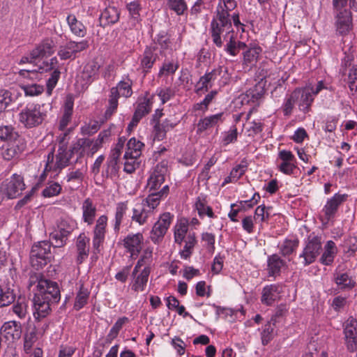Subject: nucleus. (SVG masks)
<instances>
[{"label":"nucleus","mask_w":357,"mask_h":357,"mask_svg":"<svg viewBox=\"0 0 357 357\" xmlns=\"http://www.w3.org/2000/svg\"><path fill=\"white\" fill-rule=\"evenodd\" d=\"M56 230L61 234L59 235L67 241L68 236L71 233L73 229L66 221L61 220L58 224Z\"/></svg>","instance_id":"nucleus-55"},{"label":"nucleus","mask_w":357,"mask_h":357,"mask_svg":"<svg viewBox=\"0 0 357 357\" xmlns=\"http://www.w3.org/2000/svg\"><path fill=\"white\" fill-rule=\"evenodd\" d=\"M117 160L118 158L114 156V158L108 162L107 169L105 171L106 176L108 177L110 174H115L117 171Z\"/></svg>","instance_id":"nucleus-62"},{"label":"nucleus","mask_w":357,"mask_h":357,"mask_svg":"<svg viewBox=\"0 0 357 357\" xmlns=\"http://www.w3.org/2000/svg\"><path fill=\"white\" fill-rule=\"evenodd\" d=\"M335 280L340 289H351L354 285V281L347 273L337 274Z\"/></svg>","instance_id":"nucleus-38"},{"label":"nucleus","mask_w":357,"mask_h":357,"mask_svg":"<svg viewBox=\"0 0 357 357\" xmlns=\"http://www.w3.org/2000/svg\"><path fill=\"white\" fill-rule=\"evenodd\" d=\"M61 187L58 183H52L43 190V195L45 197H51L60 193Z\"/></svg>","instance_id":"nucleus-47"},{"label":"nucleus","mask_w":357,"mask_h":357,"mask_svg":"<svg viewBox=\"0 0 357 357\" xmlns=\"http://www.w3.org/2000/svg\"><path fill=\"white\" fill-rule=\"evenodd\" d=\"M1 334L8 341L15 342L19 340L22 335V326L16 321L5 322L0 329Z\"/></svg>","instance_id":"nucleus-9"},{"label":"nucleus","mask_w":357,"mask_h":357,"mask_svg":"<svg viewBox=\"0 0 357 357\" xmlns=\"http://www.w3.org/2000/svg\"><path fill=\"white\" fill-rule=\"evenodd\" d=\"M142 235L139 233L128 236L124 239V246L128 250L132 255H138L142 249L141 243Z\"/></svg>","instance_id":"nucleus-19"},{"label":"nucleus","mask_w":357,"mask_h":357,"mask_svg":"<svg viewBox=\"0 0 357 357\" xmlns=\"http://www.w3.org/2000/svg\"><path fill=\"white\" fill-rule=\"evenodd\" d=\"M89 291L87 289H84L83 285L81 286L79 292L77 294L74 307L75 310H79L87 303L89 298Z\"/></svg>","instance_id":"nucleus-34"},{"label":"nucleus","mask_w":357,"mask_h":357,"mask_svg":"<svg viewBox=\"0 0 357 357\" xmlns=\"http://www.w3.org/2000/svg\"><path fill=\"white\" fill-rule=\"evenodd\" d=\"M82 211L84 221L89 225H91L96 216V208L89 198L85 199L83 202Z\"/></svg>","instance_id":"nucleus-25"},{"label":"nucleus","mask_w":357,"mask_h":357,"mask_svg":"<svg viewBox=\"0 0 357 357\" xmlns=\"http://www.w3.org/2000/svg\"><path fill=\"white\" fill-rule=\"evenodd\" d=\"M226 31L225 28L222 27L217 20H213L211 23V33L213 43L218 46L222 45L220 34Z\"/></svg>","instance_id":"nucleus-28"},{"label":"nucleus","mask_w":357,"mask_h":357,"mask_svg":"<svg viewBox=\"0 0 357 357\" xmlns=\"http://www.w3.org/2000/svg\"><path fill=\"white\" fill-rule=\"evenodd\" d=\"M127 209V206L124 203H119L116 208V222L114 225V229L116 230H119V226L121 223L122 218L123 217V215L126 213V211Z\"/></svg>","instance_id":"nucleus-51"},{"label":"nucleus","mask_w":357,"mask_h":357,"mask_svg":"<svg viewBox=\"0 0 357 357\" xmlns=\"http://www.w3.org/2000/svg\"><path fill=\"white\" fill-rule=\"evenodd\" d=\"M121 93L118 91V88L112 87L110 91V96L109 99V107L105 112V116L110 117L113 112L118 107V98Z\"/></svg>","instance_id":"nucleus-29"},{"label":"nucleus","mask_w":357,"mask_h":357,"mask_svg":"<svg viewBox=\"0 0 357 357\" xmlns=\"http://www.w3.org/2000/svg\"><path fill=\"white\" fill-rule=\"evenodd\" d=\"M25 189L24 178L20 175L13 174L9 181L0 185V204L5 199H14L21 195Z\"/></svg>","instance_id":"nucleus-4"},{"label":"nucleus","mask_w":357,"mask_h":357,"mask_svg":"<svg viewBox=\"0 0 357 357\" xmlns=\"http://www.w3.org/2000/svg\"><path fill=\"white\" fill-rule=\"evenodd\" d=\"M11 102V93L8 91L0 90V113L4 111Z\"/></svg>","instance_id":"nucleus-45"},{"label":"nucleus","mask_w":357,"mask_h":357,"mask_svg":"<svg viewBox=\"0 0 357 357\" xmlns=\"http://www.w3.org/2000/svg\"><path fill=\"white\" fill-rule=\"evenodd\" d=\"M221 68L213 70L212 71L206 73L204 75L199 78V80L196 84V93H199L200 91H208L209 88L211 87V82L216 79L218 75H220Z\"/></svg>","instance_id":"nucleus-17"},{"label":"nucleus","mask_w":357,"mask_h":357,"mask_svg":"<svg viewBox=\"0 0 357 357\" xmlns=\"http://www.w3.org/2000/svg\"><path fill=\"white\" fill-rule=\"evenodd\" d=\"M89 46L87 40H82L80 42L69 41L65 45L60 47L58 52V55L61 59L66 60L70 59L73 56L75 58V54L77 52L84 50Z\"/></svg>","instance_id":"nucleus-7"},{"label":"nucleus","mask_w":357,"mask_h":357,"mask_svg":"<svg viewBox=\"0 0 357 357\" xmlns=\"http://www.w3.org/2000/svg\"><path fill=\"white\" fill-rule=\"evenodd\" d=\"M172 220L169 213H163L155 223L151 231V238L154 243H159L165 236Z\"/></svg>","instance_id":"nucleus-8"},{"label":"nucleus","mask_w":357,"mask_h":357,"mask_svg":"<svg viewBox=\"0 0 357 357\" xmlns=\"http://www.w3.org/2000/svg\"><path fill=\"white\" fill-rule=\"evenodd\" d=\"M25 146L23 143L20 144V141L8 143L1 148V155L6 160H10L17 157L24 149Z\"/></svg>","instance_id":"nucleus-15"},{"label":"nucleus","mask_w":357,"mask_h":357,"mask_svg":"<svg viewBox=\"0 0 357 357\" xmlns=\"http://www.w3.org/2000/svg\"><path fill=\"white\" fill-rule=\"evenodd\" d=\"M221 10L218 9L216 17L213 20H217L222 27L225 28L227 36H229L230 33H233V29L231 20L229 19V13L225 10L220 5H219Z\"/></svg>","instance_id":"nucleus-23"},{"label":"nucleus","mask_w":357,"mask_h":357,"mask_svg":"<svg viewBox=\"0 0 357 357\" xmlns=\"http://www.w3.org/2000/svg\"><path fill=\"white\" fill-rule=\"evenodd\" d=\"M273 287H266L263 289L262 293V297H261V301L263 303H266L267 305H271L272 303L274 301V298H273V294L272 291L273 290Z\"/></svg>","instance_id":"nucleus-58"},{"label":"nucleus","mask_w":357,"mask_h":357,"mask_svg":"<svg viewBox=\"0 0 357 357\" xmlns=\"http://www.w3.org/2000/svg\"><path fill=\"white\" fill-rule=\"evenodd\" d=\"M347 349L354 351L357 348V320L350 317L346 322L344 330Z\"/></svg>","instance_id":"nucleus-10"},{"label":"nucleus","mask_w":357,"mask_h":357,"mask_svg":"<svg viewBox=\"0 0 357 357\" xmlns=\"http://www.w3.org/2000/svg\"><path fill=\"white\" fill-rule=\"evenodd\" d=\"M89 239L84 234H80L77 240L76 247L77 250V263L80 264L88 257L89 248L86 244L89 243Z\"/></svg>","instance_id":"nucleus-21"},{"label":"nucleus","mask_w":357,"mask_h":357,"mask_svg":"<svg viewBox=\"0 0 357 357\" xmlns=\"http://www.w3.org/2000/svg\"><path fill=\"white\" fill-rule=\"evenodd\" d=\"M100 68V66L97 62L92 61L88 63L83 69L82 75L84 79H89L95 76L98 70Z\"/></svg>","instance_id":"nucleus-36"},{"label":"nucleus","mask_w":357,"mask_h":357,"mask_svg":"<svg viewBox=\"0 0 357 357\" xmlns=\"http://www.w3.org/2000/svg\"><path fill=\"white\" fill-rule=\"evenodd\" d=\"M167 162L165 160L158 163L148 181L149 192L156 191L165 181L167 173Z\"/></svg>","instance_id":"nucleus-6"},{"label":"nucleus","mask_w":357,"mask_h":357,"mask_svg":"<svg viewBox=\"0 0 357 357\" xmlns=\"http://www.w3.org/2000/svg\"><path fill=\"white\" fill-rule=\"evenodd\" d=\"M298 93L297 92H292L290 96L287 99L284 106V115H289L294 108V105L297 102Z\"/></svg>","instance_id":"nucleus-46"},{"label":"nucleus","mask_w":357,"mask_h":357,"mask_svg":"<svg viewBox=\"0 0 357 357\" xmlns=\"http://www.w3.org/2000/svg\"><path fill=\"white\" fill-rule=\"evenodd\" d=\"M128 321V319L126 317L119 318L116 321V323L114 324L113 327L111 328L109 334L107 335V341L108 342H112V341L117 337V335H118L120 330L122 328L123 324Z\"/></svg>","instance_id":"nucleus-33"},{"label":"nucleus","mask_w":357,"mask_h":357,"mask_svg":"<svg viewBox=\"0 0 357 357\" xmlns=\"http://www.w3.org/2000/svg\"><path fill=\"white\" fill-rule=\"evenodd\" d=\"M247 167V162L245 160H243L241 164L233 168L230 173L232 179L237 181L245 173Z\"/></svg>","instance_id":"nucleus-50"},{"label":"nucleus","mask_w":357,"mask_h":357,"mask_svg":"<svg viewBox=\"0 0 357 357\" xmlns=\"http://www.w3.org/2000/svg\"><path fill=\"white\" fill-rule=\"evenodd\" d=\"M226 50L232 56H235L238 54L236 43L233 33L229 36V41L226 45Z\"/></svg>","instance_id":"nucleus-60"},{"label":"nucleus","mask_w":357,"mask_h":357,"mask_svg":"<svg viewBox=\"0 0 357 357\" xmlns=\"http://www.w3.org/2000/svg\"><path fill=\"white\" fill-rule=\"evenodd\" d=\"M39 47L45 56H50L54 52L53 50L54 43L51 40H45L40 45H39Z\"/></svg>","instance_id":"nucleus-56"},{"label":"nucleus","mask_w":357,"mask_h":357,"mask_svg":"<svg viewBox=\"0 0 357 357\" xmlns=\"http://www.w3.org/2000/svg\"><path fill=\"white\" fill-rule=\"evenodd\" d=\"M61 72L59 69L56 68L51 73L50 77L47 81V93L48 95H51L53 89L56 85L58 80L60 77Z\"/></svg>","instance_id":"nucleus-42"},{"label":"nucleus","mask_w":357,"mask_h":357,"mask_svg":"<svg viewBox=\"0 0 357 357\" xmlns=\"http://www.w3.org/2000/svg\"><path fill=\"white\" fill-rule=\"evenodd\" d=\"M46 117V112L39 104L27 105L19 114V121L26 128H31L42 124Z\"/></svg>","instance_id":"nucleus-2"},{"label":"nucleus","mask_w":357,"mask_h":357,"mask_svg":"<svg viewBox=\"0 0 357 357\" xmlns=\"http://www.w3.org/2000/svg\"><path fill=\"white\" fill-rule=\"evenodd\" d=\"M294 92L298 93L297 102L300 110L306 113L309 111L310 105L314 100L312 96V90L310 89V87H305L304 89H296Z\"/></svg>","instance_id":"nucleus-14"},{"label":"nucleus","mask_w":357,"mask_h":357,"mask_svg":"<svg viewBox=\"0 0 357 357\" xmlns=\"http://www.w3.org/2000/svg\"><path fill=\"white\" fill-rule=\"evenodd\" d=\"M61 234L56 229L50 234V239L52 242L51 246L53 245L54 248H61L64 246L66 243V238L61 237Z\"/></svg>","instance_id":"nucleus-48"},{"label":"nucleus","mask_w":357,"mask_h":357,"mask_svg":"<svg viewBox=\"0 0 357 357\" xmlns=\"http://www.w3.org/2000/svg\"><path fill=\"white\" fill-rule=\"evenodd\" d=\"M146 199V202L149 207L151 209H154L160 202V199L163 196L167 195L169 192V186L165 185L160 191H151Z\"/></svg>","instance_id":"nucleus-24"},{"label":"nucleus","mask_w":357,"mask_h":357,"mask_svg":"<svg viewBox=\"0 0 357 357\" xmlns=\"http://www.w3.org/2000/svg\"><path fill=\"white\" fill-rule=\"evenodd\" d=\"M154 139L161 141L166 137L167 126L165 123H160V122L155 123L153 127Z\"/></svg>","instance_id":"nucleus-44"},{"label":"nucleus","mask_w":357,"mask_h":357,"mask_svg":"<svg viewBox=\"0 0 357 357\" xmlns=\"http://www.w3.org/2000/svg\"><path fill=\"white\" fill-rule=\"evenodd\" d=\"M274 328L272 326L271 321L268 322L265 326L264 329L261 333V342L264 345H266L268 342L272 340L273 335Z\"/></svg>","instance_id":"nucleus-43"},{"label":"nucleus","mask_w":357,"mask_h":357,"mask_svg":"<svg viewBox=\"0 0 357 357\" xmlns=\"http://www.w3.org/2000/svg\"><path fill=\"white\" fill-rule=\"evenodd\" d=\"M155 61V56L151 49H146L141 61V66L144 69H150Z\"/></svg>","instance_id":"nucleus-39"},{"label":"nucleus","mask_w":357,"mask_h":357,"mask_svg":"<svg viewBox=\"0 0 357 357\" xmlns=\"http://www.w3.org/2000/svg\"><path fill=\"white\" fill-rule=\"evenodd\" d=\"M222 114H218L201 119L197 124L198 131L203 132L208 128L215 126L220 119Z\"/></svg>","instance_id":"nucleus-30"},{"label":"nucleus","mask_w":357,"mask_h":357,"mask_svg":"<svg viewBox=\"0 0 357 357\" xmlns=\"http://www.w3.org/2000/svg\"><path fill=\"white\" fill-rule=\"evenodd\" d=\"M131 85V82L121 81L116 88H118V91L121 96L128 98L132 93Z\"/></svg>","instance_id":"nucleus-52"},{"label":"nucleus","mask_w":357,"mask_h":357,"mask_svg":"<svg viewBox=\"0 0 357 357\" xmlns=\"http://www.w3.org/2000/svg\"><path fill=\"white\" fill-rule=\"evenodd\" d=\"M120 13L114 7L106 8L100 16V23L102 26L109 24H114L119 19Z\"/></svg>","instance_id":"nucleus-20"},{"label":"nucleus","mask_w":357,"mask_h":357,"mask_svg":"<svg viewBox=\"0 0 357 357\" xmlns=\"http://www.w3.org/2000/svg\"><path fill=\"white\" fill-rule=\"evenodd\" d=\"M322 250L321 238L318 236H310L307 244L301 254L300 257L304 259V264L309 265L314 262Z\"/></svg>","instance_id":"nucleus-5"},{"label":"nucleus","mask_w":357,"mask_h":357,"mask_svg":"<svg viewBox=\"0 0 357 357\" xmlns=\"http://www.w3.org/2000/svg\"><path fill=\"white\" fill-rule=\"evenodd\" d=\"M298 245V240H287L285 241L282 246L281 251L283 255H289L291 254L294 250Z\"/></svg>","instance_id":"nucleus-49"},{"label":"nucleus","mask_w":357,"mask_h":357,"mask_svg":"<svg viewBox=\"0 0 357 357\" xmlns=\"http://www.w3.org/2000/svg\"><path fill=\"white\" fill-rule=\"evenodd\" d=\"M296 166L293 163H291V162H282L279 167L280 170L287 175L293 174V172Z\"/></svg>","instance_id":"nucleus-63"},{"label":"nucleus","mask_w":357,"mask_h":357,"mask_svg":"<svg viewBox=\"0 0 357 357\" xmlns=\"http://www.w3.org/2000/svg\"><path fill=\"white\" fill-rule=\"evenodd\" d=\"M348 84L351 91H357V66L350 70L348 76Z\"/></svg>","instance_id":"nucleus-53"},{"label":"nucleus","mask_w":357,"mask_h":357,"mask_svg":"<svg viewBox=\"0 0 357 357\" xmlns=\"http://www.w3.org/2000/svg\"><path fill=\"white\" fill-rule=\"evenodd\" d=\"M147 218V213L145 212L144 209H142L140 211L135 208L133 210V215L132 219L139 222L140 225L144 224Z\"/></svg>","instance_id":"nucleus-59"},{"label":"nucleus","mask_w":357,"mask_h":357,"mask_svg":"<svg viewBox=\"0 0 357 357\" xmlns=\"http://www.w3.org/2000/svg\"><path fill=\"white\" fill-rule=\"evenodd\" d=\"M50 248L51 243L47 241H40L32 246L30 261L33 267L36 269L43 268L50 261Z\"/></svg>","instance_id":"nucleus-3"},{"label":"nucleus","mask_w":357,"mask_h":357,"mask_svg":"<svg viewBox=\"0 0 357 357\" xmlns=\"http://www.w3.org/2000/svg\"><path fill=\"white\" fill-rule=\"evenodd\" d=\"M20 298L17 300V303L13 305V312L20 318H24L26 313V305L23 302H20Z\"/></svg>","instance_id":"nucleus-57"},{"label":"nucleus","mask_w":357,"mask_h":357,"mask_svg":"<svg viewBox=\"0 0 357 357\" xmlns=\"http://www.w3.org/2000/svg\"><path fill=\"white\" fill-rule=\"evenodd\" d=\"M168 8L178 15H183L187 10V4L184 0H167Z\"/></svg>","instance_id":"nucleus-35"},{"label":"nucleus","mask_w":357,"mask_h":357,"mask_svg":"<svg viewBox=\"0 0 357 357\" xmlns=\"http://www.w3.org/2000/svg\"><path fill=\"white\" fill-rule=\"evenodd\" d=\"M107 221V216L101 215L96 222V225L94 229V236L93 239V245L96 250H98L100 244L104 241Z\"/></svg>","instance_id":"nucleus-16"},{"label":"nucleus","mask_w":357,"mask_h":357,"mask_svg":"<svg viewBox=\"0 0 357 357\" xmlns=\"http://www.w3.org/2000/svg\"><path fill=\"white\" fill-rule=\"evenodd\" d=\"M149 273V268L146 267L143 269L142 273L136 278L135 283L132 285V289L134 291L144 290V287L147 283Z\"/></svg>","instance_id":"nucleus-31"},{"label":"nucleus","mask_w":357,"mask_h":357,"mask_svg":"<svg viewBox=\"0 0 357 357\" xmlns=\"http://www.w3.org/2000/svg\"><path fill=\"white\" fill-rule=\"evenodd\" d=\"M195 243L196 238L195 235L189 234L187 237L184 249L181 252V255L183 258L188 259L190 257L191 254V250L193 248Z\"/></svg>","instance_id":"nucleus-41"},{"label":"nucleus","mask_w":357,"mask_h":357,"mask_svg":"<svg viewBox=\"0 0 357 357\" xmlns=\"http://www.w3.org/2000/svg\"><path fill=\"white\" fill-rule=\"evenodd\" d=\"M144 146L142 142L137 141L135 137L131 138L127 144L128 151L126 152L124 158L126 160L137 159L141 155V150Z\"/></svg>","instance_id":"nucleus-22"},{"label":"nucleus","mask_w":357,"mask_h":357,"mask_svg":"<svg viewBox=\"0 0 357 357\" xmlns=\"http://www.w3.org/2000/svg\"><path fill=\"white\" fill-rule=\"evenodd\" d=\"M337 10L336 15V26L337 31L340 34H346L352 26L351 13L345 8L335 9Z\"/></svg>","instance_id":"nucleus-11"},{"label":"nucleus","mask_w":357,"mask_h":357,"mask_svg":"<svg viewBox=\"0 0 357 357\" xmlns=\"http://www.w3.org/2000/svg\"><path fill=\"white\" fill-rule=\"evenodd\" d=\"M188 231V225L185 224H180L178 227L174 231L175 242L181 244L183 240Z\"/></svg>","instance_id":"nucleus-54"},{"label":"nucleus","mask_w":357,"mask_h":357,"mask_svg":"<svg viewBox=\"0 0 357 357\" xmlns=\"http://www.w3.org/2000/svg\"><path fill=\"white\" fill-rule=\"evenodd\" d=\"M68 24L72 32L79 37H84L86 34V29L81 22H78L75 15H70L67 17Z\"/></svg>","instance_id":"nucleus-27"},{"label":"nucleus","mask_w":357,"mask_h":357,"mask_svg":"<svg viewBox=\"0 0 357 357\" xmlns=\"http://www.w3.org/2000/svg\"><path fill=\"white\" fill-rule=\"evenodd\" d=\"M347 197V195L335 194L327 202L323 209L327 220H329L334 217L339 206L346 200Z\"/></svg>","instance_id":"nucleus-13"},{"label":"nucleus","mask_w":357,"mask_h":357,"mask_svg":"<svg viewBox=\"0 0 357 357\" xmlns=\"http://www.w3.org/2000/svg\"><path fill=\"white\" fill-rule=\"evenodd\" d=\"M19 135L17 132H14L13 128L11 126H1L0 127V139L2 140L16 141Z\"/></svg>","instance_id":"nucleus-37"},{"label":"nucleus","mask_w":357,"mask_h":357,"mask_svg":"<svg viewBox=\"0 0 357 357\" xmlns=\"http://www.w3.org/2000/svg\"><path fill=\"white\" fill-rule=\"evenodd\" d=\"M36 188H33L31 191L29 192L27 195H26L22 199L19 200L17 204L15 206V208L18 210L26 205L30 200L33 193L35 192Z\"/></svg>","instance_id":"nucleus-61"},{"label":"nucleus","mask_w":357,"mask_h":357,"mask_svg":"<svg viewBox=\"0 0 357 357\" xmlns=\"http://www.w3.org/2000/svg\"><path fill=\"white\" fill-rule=\"evenodd\" d=\"M21 88L24 91L26 96H30L39 95L44 91L43 86L36 84H24Z\"/></svg>","instance_id":"nucleus-40"},{"label":"nucleus","mask_w":357,"mask_h":357,"mask_svg":"<svg viewBox=\"0 0 357 357\" xmlns=\"http://www.w3.org/2000/svg\"><path fill=\"white\" fill-rule=\"evenodd\" d=\"M202 240L208 243L209 250L211 252L214 251L215 249V236L211 233H204L202 237Z\"/></svg>","instance_id":"nucleus-64"},{"label":"nucleus","mask_w":357,"mask_h":357,"mask_svg":"<svg viewBox=\"0 0 357 357\" xmlns=\"http://www.w3.org/2000/svg\"><path fill=\"white\" fill-rule=\"evenodd\" d=\"M61 298L60 289L56 282L40 279L37 285V291L33 298L36 319L46 317L51 312V305L57 303Z\"/></svg>","instance_id":"nucleus-1"},{"label":"nucleus","mask_w":357,"mask_h":357,"mask_svg":"<svg viewBox=\"0 0 357 357\" xmlns=\"http://www.w3.org/2000/svg\"><path fill=\"white\" fill-rule=\"evenodd\" d=\"M37 340V330L36 326L29 328L26 333L24 335V348L26 352H28L32 347L33 344Z\"/></svg>","instance_id":"nucleus-32"},{"label":"nucleus","mask_w":357,"mask_h":357,"mask_svg":"<svg viewBox=\"0 0 357 357\" xmlns=\"http://www.w3.org/2000/svg\"><path fill=\"white\" fill-rule=\"evenodd\" d=\"M67 133H64L62 138L59 140V148L58 150V153L56 156V167L61 169L69 164V160L72 158V155L75 151L73 148L68 152L67 145L64 143L65 137L67 136Z\"/></svg>","instance_id":"nucleus-12"},{"label":"nucleus","mask_w":357,"mask_h":357,"mask_svg":"<svg viewBox=\"0 0 357 357\" xmlns=\"http://www.w3.org/2000/svg\"><path fill=\"white\" fill-rule=\"evenodd\" d=\"M284 261L277 255L270 256L268 259L269 275L279 274L282 267L284 266Z\"/></svg>","instance_id":"nucleus-26"},{"label":"nucleus","mask_w":357,"mask_h":357,"mask_svg":"<svg viewBox=\"0 0 357 357\" xmlns=\"http://www.w3.org/2000/svg\"><path fill=\"white\" fill-rule=\"evenodd\" d=\"M150 110V101L148 99H144V102L137 105L132 121L128 126V130L129 131L132 130V129L137 125L142 118L149 113Z\"/></svg>","instance_id":"nucleus-18"}]
</instances>
